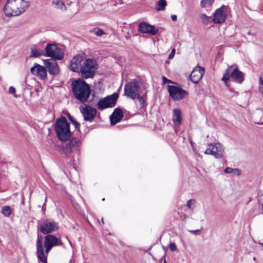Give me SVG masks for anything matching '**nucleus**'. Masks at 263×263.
<instances>
[{"label": "nucleus", "mask_w": 263, "mask_h": 263, "mask_svg": "<svg viewBox=\"0 0 263 263\" xmlns=\"http://www.w3.org/2000/svg\"><path fill=\"white\" fill-rule=\"evenodd\" d=\"M59 239L52 235H47L44 239L45 251L44 250L42 240L38 238L36 241V255L40 262H47V256L51 249L59 245Z\"/></svg>", "instance_id": "1"}, {"label": "nucleus", "mask_w": 263, "mask_h": 263, "mask_svg": "<svg viewBox=\"0 0 263 263\" xmlns=\"http://www.w3.org/2000/svg\"><path fill=\"white\" fill-rule=\"evenodd\" d=\"M28 7V3L23 0H8L4 7L7 16H18Z\"/></svg>", "instance_id": "2"}, {"label": "nucleus", "mask_w": 263, "mask_h": 263, "mask_svg": "<svg viewBox=\"0 0 263 263\" xmlns=\"http://www.w3.org/2000/svg\"><path fill=\"white\" fill-rule=\"evenodd\" d=\"M72 86L74 97L82 102H86L91 92L88 84L83 79H79L72 81Z\"/></svg>", "instance_id": "3"}, {"label": "nucleus", "mask_w": 263, "mask_h": 263, "mask_svg": "<svg viewBox=\"0 0 263 263\" xmlns=\"http://www.w3.org/2000/svg\"><path fill=\"white\" fill-rule=\"evenodd\" d=\"M54 129L58 138L62 142L67 141L71 136L70 124L65 117L57 119Z\"/></svg>", "instance_id": "4"}, {"label": "nucleus", "mask_w": 263, "mask_h": 263, "mask_svg": "<svg viewBox=\"0 0 263 263\" xmlns=\"http://www.w3.org/2000/svg\"><path fill=\"white\" fill-rule=\"evenodd\" d=\"M98 65L96 60L91 59H84L80 72L84 79L92 78L94 77Z\"/></svg>", "instance_id": "5"}, {"label": "nucleus", "mask_w": 263, "mask_h": 263, "mask_svg": "<svg viewBox=\"0 0 263 263\" xmlns=\"http://www.w3.org/2000/svg\"><path fill=\"white\" fill-rule=\"evenodd\" d=\"M81 145V139L73 137L65 144L63 152L67 157L72 158L73 155L79 152Z\"/></svg>", "instance_id": "6"}, {"label": "nucleus", "mask_w": 263, "mask_h": 263, "mask_svg": "<svg viewBox=\"0 0 263 263\" xmlns=\"http://www.w3.org/2000/svg\"><path fill=\"white\" fill-rule=\"evenodd\" d=\"M232 66H229L228 68L225 71L221 80L227 85L228 82L230 80V77L235 82L241 84L244 81V74L238 69V66H236L233 71L230 74V69Z\"/></svg>", "instance_id": "7"}, {"label": "nucleus", "mask_w": 263, "mask_h": 263, "mask_svg": "<svg viewBox=\"0 0 263 263\" xmlns=\"http://www.w3.org/2000/svg\"><path fill=\"white\" fill-rule=\"evenodd\" d=\"M224 152V147L220 143H209L204 154L212 155L216 159H220L223 157Z\"/></svg>", "instance_id": "8"}, {"label": "nucleus", "mask_w": 263, "mask_h": 263, "mask_svg": "<svg viewBox=\"0 0 263 263\" xmlns=\"http://www.w3.org/2000/svg\"><path fill=\"white\" fill-rule=\"evenodd\" d=\"M118 98V95L114 93L111 95L100 99L97 103L96 106L100 110L113 107L116 104Z\"/></svg>", "instance_id": "9"}, {"label": "nucleus", "mask_w": 263, "mask_h": 263, "mask_svg": "<svg viewBox=\"0 0 263 263\" xmlns=\"http://www.w3.org/2000/svg\"><path fill=\"white\" fill-rule=\"evenodd\" d=\"M45 51L46 55L54 60H60L63 58V51L55 44H47L45 48Z\"/></svg>", "instance_id": "10"}, {"label": "nucleus", "mask_w": 263, "mask_h": 263, "mask_svg": "<svg viewBox=\"0 0 263 263\" xmlns=\"http://www.w3.org/2000/svg\"><path fill=\"white\" fill-rule=\"evenodd\" d=\"M140 87L136 81L128 82L125 85L124 93L128 98L133 99H136L139 93Z\"/></svg>", "instance_id": "11"}, {"label": "nucleus", "mask_w": 263, "mask_h": 263, "mask_svg": "<svg viewBox=\"0 0 263 263\" xmlns=\"http://www.w3.org/2000/svg\"><path fill=\"white\" fill-rule=\"evenodd\" d=\"M168 90L170 96L174 101L181 100L187 94L186 90L179 86L168 85Z\"/></svg>", "instance_id": "12"}, {"label": "nucleus", "mask_w": 263, "mask_h": 263, "mask_svg": "<svg viewBox=\"0 0 263 263\" xmlns=\"http://www.w3.org/2000/svg\"><path fill=\"white\" fill-rule=\"evenodd\" d=\"M85 121L92 122L96 116L97 111L96 108L85 104L84 106L80 107Z\"/></svg>", "instance_id": "13"}, {"label": "nucleus", "mask_w": 263, "mask_h": 263, "mask_svg": "<svg viewBox=\"0 0 263 263\" xmlns=\"http://www.w3.org/2000/svg\"><path fill=\"white\" fill-rule=\"evenodd\" d=\"M138 31L141 33H146L150 35H154L158 33V29L146 23L142 22L139 24Z\"/></svg>", "instance_id": "14"}, {"label": "nucleus", "mask_w": 263, "mask_h": 263, "mask_svg": "<svg viewBox=\"0 0 263 263\" xmlns=\"http://www.w3.org/2000/svg\"><path fill=\"white\" fill-rule=\"evenodd\" d=\"M226 7L224 6H222L216 10L212 19L214 23L220 24L225 21L226 17Z\"/></svg>", "instance_id": "15"}, {"label": "nucleus", "mask_w": 263, "mask_h": 263, "mask_svg": "<svg viewBox=\"0 0 263 263\" xmlns=\"http://www.w3.org/2000/svg\"><path fill=\"white\" fill-rule=\"evenodd\" d=\"M46 68L50 74L57 75L59 73L60 68L55 60L47 59L44 61Z\"/></svg>", "instance_id": "16"}, {"label": "nucleus", "mask_w": 263, "mask_h": 263, "mask_svg": "<svg viewBox=\"0 0 263 263\" xmlns=\"http://www.w3.org/2000/svg\"><path fill=\"white\" fill-rule=\"evenodd\" d=\"M84 60V59L83 57L80 55L74 57L71 60V64L70 66V70L74 72H80Z\"/></svg>", "instance_id": "17"}, {"label": "nucleus", "mask_w": 263, "mask_h": 263, "mask_svg": "<svg viewBox=\"0 0 263 263\" xmlns=\"http://www.w3.org/2000/svg\"><path fill=\"white\" fill-rule=\"evenodd\" d=\"M204 70L200 66L196 67L192 71L190 74V79L191 81L195 84L198 83L202 79Z\"/></svg>", "instance_id": "18"}, {"label": "nucleus", "mask_w": 263, "mask_h": 263, "mask_svg": "<svg viewBox=\"0 0 263 263\" xmlns=\"http://www.w3.org/2000/svg\"><path fill=\"white\" fill-rule=\"evenodd\" d=\"M124 115L121 109L116 108L110 116V124L115 125L119 123L123 118Z\"/></svg>", "instance_id": "19"}, {"label": "nucleus", "mask_w": 263, "mask_h": 263, "mask_svg": "<svg viewBox=\"0 0 263 263\" xmlns=\"http://www.w3.org/2000/svg\"><path fill=\"white\" fill-rule=\"evenodd\" d=\"M34 71H36V75L42 80H44L47 77L46 68L39 64H34Z\"/></svg>", "instance_id": "20"}, {"label": "nucleus", "mask_w": 263, "mask_h": 263, "mask_svg": "<svg viewBox=\"0 0 263 263\" xmlns=\"http://www.w3.org/2000/svg\"><path fill=\"white\" fill-rule=\"evenodd\" d=\"M56 227L55 223L47 222L41 226V231L43 234L50 233L54 231Z\"/></svg>", "instance_id": "21"}, {"label": "nucleus", "mask_w": 263, "mask_h": 263, "mask_svg": "<svg viewBox=\"0 0 263 263\" xmlns=\"http://www.w3.org/2000/svg\"><path fill=\"white\" fill-rule=\"evenodd\" d=\"M52 4L55 9H59L62 11L67 10V6L62 0H52Z\"/></svg>", "instance_id": "22"}, {"label": "nucleus", "mask_w": 263, "mask_h": 263, "mask_svg": "<svg viewBox=\"0 0 263 263\" xmlns=\"http://www.w3.org/2000/svg\"><path fill=\"white\" fill-rule=\"evenodd\" d=\"M173 121L174 123H177L180 125L182 123L181 111L179 109H174L173 110Z\"/></svg>", "instance_id": "23"}, {"label": "nucleus", "mask_w": 263, "mask_h": 263, "mask_svg": "<svg viewBox=\"0 0 263 263\" xmlns=\"http://www.w3.org/2000/svg\"><path fill=\"white\" fill-rule=\"evenodd\" d=\"M166 5L165 0H159L156 4L155 9L158 11L164 10Z\"/></svg>", "instance_id": "24"}, {"label": "nucleus", "mask_w": 263, "mask_h": 263, "mask_svg": "<svg viewBox=\"0 0 263 263\" xmlns=\"http://www.w3.org/2000/svg\"><path fill=\"white\" fill-rule=\"evenodd\" d=\"M2 213L6 217H9L11 213V210L9 206L6 205L2 208Z\"/></svg>", "instance_id": "25"}, {"label": "nucleus", "mask_w": 263, "mask_h": 263, "mask_svg": "<svg viewBox=\"0 0 263 263\" xmlns=\"http://www.w3.org/2000/svg\"><path fill=\"white\" fill-rule=\"evenodd\" d=\"M90 32L93 33L97 36H101L102 35L105 34L102 29L98 27L95 28L93 30H90Z\"/></svg>", "instance_id": "26"}, {"label": "nucleus", "mask_w": 263, "mask_h": 263, "mask_svg": "<svg viewBox=\"0 0 263 263\" xmlns=\"http://www.w3.org/2000/svg\"><path fill=\"white\" fill-rule=\"evenodd\" d=\"M68 118L69 121L74 125L75 128L79 131L80 126V124L74 119L73 117H72L70 115H68Z\"/></svg>", "instance_id": "27"}, {"label": "nucleus", "mask_w": 263, "mask_h": 263, "mask_svg": "<svg viewBox=\"0 0 263 263\" xmlns=\"http://www.w3.org/2000/svg\"><path fill=\"white\" fill-rule=\"evenodd\" d=\"M196 201L195 199H190L187 201L186 206L189 209L193 211L196 206Z\"/></svg>", "instance_id": "28"}, {"label": "nucleus", "mask_w": 263, "mask_h": 263, "mask_svg": "<svg viewBox=\"0 0 263 263\" xmlns=\"http://www.w3.org/2000/svg\"><path fill=\"white\" fill-rule=\"evenodd\" d=\"M214 0H201L200 5L202 8L211 6L214 3Z\"/></svg>", "instance_id": "29"}, {"label": "nucleus", "mask_w": 263, "mask_h": 263, "mask_svg": "<svg viewBox=\"0 0 263 263\" xmlns=\"http://www.w3.org/2000/svg\"><path fill=\"white\" fill-rule=\"evenodd\" d=\"M200 18L201 19L202 23L206 24L210 22L212 20L211 17L207 16L205 14H201L200 15Z\"/></svg>", "instance_id": "30"}, {"label": "nucleus", "mask_w": 263, "mask_h": 263, "mask_svg": "<svg viewBox=\"0 0 263 263\" xmlns=\"http://www.w3.org/2000/svg\"><path fill=\"white\" fill-rule=\"evenodd\" d=\"M233 172H237V175H239L240 174V170L238 169V168H232L231 167H226L225 169H224V172L226 173H228V174H229V173H232Z\"/></svg>", "instance_id": "31"}, {"label": "nucleus", "mask_w": 263, "mask_h": 263, "mask_svg": "<svg viewBox=\"0 0 263 263\" xmlns=\"http://www.w3.org/2000/svg\"><path fill=\"white\" fill-rule=\"evenodd\" d=\"M44 54V52L43 50L39 49L34 47V57H39Z\"/></svg>", "instance_id": "32"}, {"label": "nucleus", "mask_w": 263, "mask_h": 263, "mask_svg": "<svg viewBox=\"0 0 263 263\" xmlns=\"http://www.w3.org/2000/svg\"><path fill=\"white\" fill-rule=\"evenodd\" d=\"M259 91L263 95V74H261L259 78Z\"/></svg>", "instance_id": "33"}, {"label": "nucleus", "mask_w": 263, "mask_h": 263, "mask_svg": "<svg viewBox=\"0 0 263 263\" xmlns=\"http://www.w3.org/2000/svg\"><path fill=\"white\" fill-rule=\"evenodd\" d=\"M9 93L13 95L15 98H17V96L15 94V89L13 86H10L9 88Z\"/></svg>", "instance_id": "34"}, {"label": "nucleus", "mask_w": 263, "mask_h": 263, "mask_svg": "<svg viewBox=\"0 0 263 263\" xmlns=\"http://www.w3.org/2000/svg\"><path fill=\"white\" fill-rule=\"evenodd\" d=\"M140 103L142 107H143L144 105V99L142 96H140L139 93L138 95L137 98Z\"/></svg>", "instance_id": "35"}, {"label": "nucleus", "mask_w": 263, "mask_h": 263, "mask_svg": "<svg viewBox=\"0 0 263 263\" xmlns=\"http://www.w3.org/2000/svg\"><path fill=\"white\" fill-rule=\"evenodd\" d=\"M170 249L171 251H174L176 250L177 247L176 245L174 243H172L170 244Z\"/></svg>", "instance_id": "36"}, {"label": "nucleus", "mask_w": 263, "mask_h": 263, "mask_svg": "<svg viewBox=\"0 0 263 263\" xmlns=\"http://www.w3.org/2000/svg\"><path fill=\"white\" fill-rule=\"evenodd\" d=\"M175 53V49H173L171 52L170 53V54L168 55V59H173L174 57Z\"/></svg>", "instance_id": "37"}, {"label": "nucleus", "mask_w": 263, "mask_h": 263, "mask_svg": "<svg viewBox=\"0 0 263 263\" xmlns=\"http://www.w3.org/2000/svg\"><path fill=\"white\" fill-rule=\"evenodd\" d=\"M65 5L67 6V10H69V7L71 5H76L75 3H72V2H67L66 4H65Z\"/></svg>", "instance_id": "38"}, {"label": "nucleus", "mask_w": 263, "mask_h": 263, "mask_svg": "<svg viewBox=\"0 0 263 263\" xmlns=\"http://www.w3.org/2000/svg\"><path fill=\"white\" fill-rule=\"evenodd\" d=\"M162 81L163 83L165 84L166 83H171V81L169 80H168L166 77H162Z\"/></svg>", "instance_id": "39"}, {"label": "nucleus", "mask_w": 263, "mask_h": 263, "mask_svg": "<svg viewBox=\"0 0 263 263\" xmlns=\"http://www.w3.org/2000/svg\"><path fill=\"white\" fill-rule=\"evenodd\" d=\"M259 202L260 204H261L262 208V210H263V195L262 196H260L259 197Z\"/></svg>", "instance_id": "40"}, {"label": "nucleus", "mask_w": 263, "mask_h": 263, "mask_svg": "<svg viewBox=\"0 0 263 263\" xmlns=\"http://www.w3.org/2000/svg\"><path fill=\"white\" fill-rule=\"evenodd\" d=\"M199 232H200L199 230L190 231V232L194 234H197Z\"/></svg>", "instance_id": "41"}, {"label": "nucleus", "mask_w": 263, "mask_h": 263, "mask_svg": "<svg viewBox=\"0 0 263 263\" xmlns=\"http://www.w3.org/2000/svg\"><path fill=\"white\" fill-rule=\"evenodd\" d=\"M171 18L173 21H176L177 20V15H172L171 16Z\"/></svg>", "instance_id": "42"}, {"label": "nucleus", "mask_w": 263, "mask_h": 263, "mask_svg": "<svg viewBox=\"0 0 263 263\" xmlns=\"http://www.w3.org/2000/svg\"><path fill=\"white\" fill-rule=\"evenodd\" d=\"M30 50H31V53H30V57H33V48H31L30 49Z\"/></svg>", "instance_id": "43"}, {"label": "nucleus", "mask_w": 263, "mask_h": 263, "mask_svg": "<svg viewBox=\"0 0 263 263\" xmlns=\"http://www.w3.org/2000/svg\"><path fill=\"white\" fill-rule=\"evenodd\" d=\"M30 72L31 73H33V66H32L31 68H30Z\"/></svg>", "instance_id": "44"}, {"label": "nucleus", "mask_w": 263, "mask_h": 263, "mask_svg": "<svg viewBox=\"0 0 263 263\" xmlns=\"http://www.w3.org/2000/svg\"><path fill=\"white\" fill-rule=\"evenodd\" d=\"M164 259L163 263H167L166 261L165 260V257H164L163 258H162V259Z\"/></svg>", "instance_id": "45"}, {"label": "nucleus", "mask_w": 263, "mask_h": 263, "mask_svg": "<svg viewBox=\"0 0 263 263\" xmlns=\"http://www.w3.org/2000/svg\"><path fill=\"white\" fill-rule=\"evenodd\" d=\"M119 2L121 3V4H123V2L122 0H119Z\"/></svg>", "instance_id": "46"}, {"label": "nucleus", "mask_w": 263, "mask_h": 263, "mask_svg": "<svg viewBox=\"0 0 263 263\" xmlns=\"http://www.w3.org/2000/svg\"><path fill=\"white\" fill-rule=\"evenodd\" d=\"M259 244L262 247H263V243H261V242H259Z\"/></svg>", "instance_id": "47"}, {"label": "nucleus", "mask_w": 263, "mask_h": 263, "mask_svg": "<svg viewBox=\"0 0 263 263\" xmlns=\"http://www.w3.org/2000/svg\"><path fill=\"white\" fill-rule=\"evenodd\" d=\"M234 174H236L237 175V172H233Z\"/></svg>", "instance_id": "48"}, {"label": "nucleus", "mask_w": 263, "mask_h": 263, "mask_svg": "<svg viewBox=\"0 0 263 263\" xmlns=\"http://www.w3.org/2000/svg\"><path fill=\"white\" fill-rule=\"evenodd\" d=\"M46 199V198H45V200H44V204H45Z\"/></svg>", "instance_id": "49"}, {"label": "nucleus", "mask_w": 263, "mask_h": 263, "mask_svg": "<svg viewBox=\"0 0 263 263\" xmlns=\"http://www.w3.org/2000/svg\"><path fill=\"white\" fill-rule=\"evenodd\" d=\"M102 223H104V221H103V218H102Z\"/></svg>", "instance_id": "50"}]
</instances>
